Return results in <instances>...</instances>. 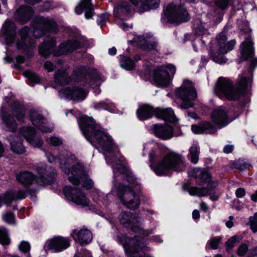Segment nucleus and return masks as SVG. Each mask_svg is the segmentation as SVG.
<instances>
[{
  "mask_svg": "<svg viewBox=\"0 0 257 257\" xmlns=\"http://www.w3.org/2000/svg\"><path fill=\"white\" fill-rule=\"evenodd\" d=\"M71 78L68 76L66 69H60L55 73L54 80L55 83L60 85H65L70 81Z\"/></svg>",
  "mask_w": 257,
  "mask_h": 257,
  "instance_id": "nucleus-39",
  "label": "nucleus"
},
{
  "mask_svg": "<svg viewBox=\"0 0 257 257\" xmlns=\"http://www.w3.org/2000/svg\"><path fill=\"white\" fill-rule=\"evenodd\" d=\"M251 199L253 201H257V190L254 193L252 194L250 196Z\"/></svg>",
  "mask_w": 257,
  "mask_h": 257,
  "instance_id": "nucleus-64",
  "label": "nucleus"
},
{
  "mask_svg": "<svg viewBox=\"0 0 257 257\" xmlns=\"http://www.w3.org/2000/svg\"><path fill=\"white\" fill-rule=\"evenodd\" d=\"M59 95L61 98L65 97L76 100H83L85 99L87 91L81 87L77 86L68 87L59 91Z\"/></svg>",
  "mask_w": 257,
  "mask_h": 257,
  "instance_id": "nucleus-20",
  "label": "nucleus"
},
{
  "mask_svg": "<svg viewBox=\"0 0 257 257\" xmlns=\"http://www.w3.org/2000/svg\"><path fill=\"white\" fill-rule=\"evenodd\" d=\"M12 112L16 115L17 119L20 121L24 120L25 116L26 108L25 106L16 102L12 106Z\"/></svg>",
  "mask_w": 257,
  "mask_h": 257,
  "instance_id": "nucleus-40",
  "label": "nucleus"
},
{
  "mask_svg": "<svg viewBox=\"0 0 257 257\" xmlns=\"http://www.w3.org/2000/svg\"><path fill=\"white\" fill-rule=\"evenodd\" d=\"M110 194H108L106 195V196L102 198V199L100 198V199H101V201L103 203L105 204V205H106L107 204L108 198L110 197Z\"/></svg>",
  "mask_w": 257,
  "mask_h": 257,
  "instance_id": "nucleus-62",
  "label": "nucleus"
},
{
  "mask_svg": "<svg viewBox=\"0 0 257 257\" xmlns=\"http://www.w3.org/2000/svg\"><path fill=\"white\" fill-rule=\"evenodd\" d=\"M25 197L26 193L23 190L8 191L0 195V208L3 204L10 206L13 201L16 199H23Z\"/></svg>",
  "mask_w": 257,
  "mask_h": 257,
  "instance_id": "nucleus-27",
  "label": "nucleus"
},
{
  "mask_svg": "<svg viewBox=\"0 0 257 257\" xmlns=\"http://www.w3.org/2000/svg\"><path fill=\"white\" fill-rule=\"evenodd\" d=\"M46 156L49 162L58 164L65 174L69 175V181L74 186H66L64 188V194L66 199L78 205L89 206L90 200L80 190L78 186L81 184L82 187L89 189L93 186V182L89 178L84 167L80 164L73 165L70 172L69 167L74 163L75 156L66 150L60 153L58 158L50 153H46Z\"/></svg>",
  "mask_w": 257,
  "mask_h": 257,
  "instance_id": "nucleus-2",
  "label": "nucleus"
},
{
  "mask_svg": "<svg viewBox=\"0 0 257 257\" xmlns=\"http://www.w3.org/2000/svg\"><path fill=\"white\" fill-rule=\"evenodd\" d=\"M79 253H80L79 255L82 257H92L90 251L85 249H82V251L79 252Z\"/></svg>",
  "mask_w": 257,
  "mask_h": 257,
  "instance_id": "nucleus-58",
  "label": "nucleus"
},
{
  "mask_svg": "<svg viewBox=\"0 0 257 257\" xmlns=\"http://www.w3.org/2000/svg\"><path fill=\"white\" fill-rule=\"evenodd\" d=\"M70 235L76 242L81 245L89 243L92 239L91 231L87 228H82L80 230L74 229L71 232Z\"/></svg>",
  "mask_w": 257,
  "mask_h": 257,
  "instance_id": "nucleus-25",
  "label": "nucleus"
},
{
  "mask_svg": "<svg viewBox=\"0 0 257 257\" xmlns=\"http://www.w3.org/2000/svg\"><path fill=\"white\" fill-rule=\"evenodd\" d=\"M55 6L52 2H45L43 5V11H48L49 10L54 8Z\"/></svg>",
  "mask_w": 257,
  "mask_h": 257,
  "instance_id": "nucleus-53",
  "label": "nucleus"
},
{
  "mask_svg": "<svg viewBox=\"0 0 257 257\" xmlns=\"http://www.w3.org/2000/svg\"><path fill=\"white\" fill-rule=\"evenodd\" d=\"M233 150V146L232 145H226L223 148V152L225 153L228 154L231 153Z\"/></svg>",
  "mask_w": 257,
  "mask_h": 257,
  "instance_id": "nucleus-59",
  "label": "nucleus"
},
{
  "mask_svg": "<svg viewBox=\"0 0 257 257\" xmlns=\"http://www.w3.org/2000/svg\"><path fill=\"white\" fill-rule=\"evenodd\" d=\"M92 0H81L75 8V12L77 15H80L82 11L85 12V17L87 19L92 18L94 15V9L91 3Z\"/></svg>",
  "mask_w": 257,
  "mask_h": 257,
  "instance_id": "nucleus-29",
  "label": "nucleus"
},
{
  "mask_svg": "<svg viewBox=\"0 0 257 257\" xmlns=\"http://www.w3.org/2000/svg\"><path fill=\"white\" fill-rule=\"evenodd\" d=\"M155 115L166 121L174 122L177 121L174 110L171 108H156L155 110Z\"/></svg>",
  "mask_w": 257,
  "mask_h": 257,
  "instance_id": "nucleus-32",
  "label": "nucleus"
},
{
  "mask_svg": "<svg viewBox=\"0 0 257 257\" xmlns=\"http://www.w3.org/2000/svg\"><path fill=\"white\" fill-rule=\"evenodd\" d=\"M245 191L243 188H239L235 191L236 196L238 198H241L244 196Z\"/></svg>",
  "mask_w": 257,
  "mask_h": 257,
  "instance_id": "nucleus-57",
  "label": "nucleus"
},
{
  "mask_svg": "<svg viewBox=\"0 0 257 257\" xmlns=\"http://www.w3.org/2000/svg\"><path fill=\"white\" fill-rule=\"evenodd\" d=\"M19 247L22 252L27 253V252L30 251L31 246L29 242L23 241L21 242L19 245Z\"/></svg>",
  "mask_w": 257,
  "mask_h": 257,
  "instance_id": "nucleus-52",
  "label": "nucleus"
},
{
  "mask_svg": "<svg viewBox=\"0 0 257 257\" xmlns=\"http://www.w3.org/2000/svg\"><path fill=\"white\" fill-rule=\"evenodd\" d=\"M33 11L31 7L22 6L18 8L14 14L15 19L21 23H25L32 17Z\"/></svg>",
  "mask_w": 257,
  "mask_h": 257,
  "instance_id": "nucleus-30",
  "label": "nucleus"
},
{
  "mask_svg": "<svg viewBox=\"0 0 257 257\" xmlns=\"http://www.w3.org/2000/svg\"><path fill=\"white\" fill-rule=\"evenodd\" d=\"M17 27L15 24L10 20H6L4 24L1 39H3L8 46L12 45L16 40Z\"/></svg>",
  "mask_w": 257,
  "mask_h": 257,
  "instance_id": "nucleus-19",
  "label": "nucleus"
},
{
  "mask_svg": "<svg viewBox=\"0 0 257 257\" xmlns=\"http://www.w3.org/2000/svg\"><path fill=\"white\" fill-rule=\"evenodd\" d=\"M257 256V246L250 248L247 254V257H254Z\"/></svg>",
  "mask_w": 257,
  "mask_h": 257,
  "instance_id": "nucleus-55",
  "label": "nucleus"
},
{
  "mask_svg": "<svg viewBox=\"0 0 257 257\" xmlns=\"http://www.w3.org/2000/svg\"><path fill=\"white\" fill-rule=\"evenodd\" d=\"M2 119L4 128L9 132H15L17 124L15 119L5 112L4 106L2 108Z\"/></svg>",
  "mask_w": 257,
  "mask_h": 257,
  "instance_id": "nucleus-34",
  "label": "nucleus"
},
{
  "mask_svg": "<svg viewBox=\"0 0 257 257\" xmlns=\"http://www.w3.org/2000/svg\"><path fill=\"white\" fill-rule=\"evenodd\" d=\"M222 239V237L221 236H216L211 238L207 241L206 245V248L216 249Z\"/></svg>",
  "mask_w": 257,
  "mask_h": 257,
  "instance_id": "nucleus-44",
  "label": "nucleus"
},
{
  "mask_svg": "<svg viewBox=\"0 0 257 257\" xmlns=\"http://www.w3.org/2000/svg\"><path fill=\"white\" fill-rule=\"evenodd\" d=\"M162 154V150L157 148L152 150L149 155L150 167L156 175H166L169 171L180 172L185 169L186 163L184 157L173 151L165 154L156 163V160Z\"/></svg>",
  "mask_w": 257,
  "mask_h": 257,
  "instance_id": "nucleus-3",
  "label": "nucleus"
},
{
  "mask_svg": "<svg viewBox=\"0 0 257 257\" xmlns=\"http://www.w3.org/2000/svg\"><path fill=\"white\" fill-rule=\"evenodd\" d=\"M34 36L36 38L43 36L46 31L51 33H56L57 31V27L53 19L38 17L36 22L32 25Z\"/></svg>",
  "mask_w": 257,
  "mask_h": 257,
  "instance_id": "nucleus-17",
  "label": "nucleus"
},
{
  "mask_svg": "<svg viewBox=\"0 0 257 257\" xmlns=\"http://www.w3.org/2000/svg\"><path fill=\"white\" fill-rule=\"evenodd\" d=\"M9 238L7 230L1 226L0 227V243L3 245L9 243Z\"/></svg>",
  "mask_w": 257,
  "mask_h": 257,
  "instance_id": "nucleus-45",
  "label": "nucleus"
},
{
  "mask_svg": "<svg viewBox=\"0 0 257 257\" xmlns=\"http://www.w3.org/2000/svg\"><path fill=\"white\" fill-rule=\"evenodd\" d=\"M257 66V59L251 60L248 69L250 76L246 78L244 75L239 76L238 80V88H235L232 82L228 78L223 77L218 78L214 88V93L220 98H225L229 100H237L242 91L248 89L252 81L251 74L253 68Z\"/></svg>",
  "mask_w": 257,
  "mask_h": 257,
  "instance_id": "nucleus-4",
  "label": "nucleus"
},
{
  "mask_svg": "<svg viewBox=\"0 0 257 257\" xmlns=\"http://www.w3.org/2000/svg\"><path fill=\"white\" fill-rule=\"evenodd\" d=\"M238 237L237 236H233L229 239L226 242V250L229 251L235 245Z\"/></svg>",
  "mask_w": 257,
  "mask_h": 257,
  "instance_id": "nucleus-47",
  "label": "nucleus"
},
{
  "mask_svg": "<svg viewBox=\"0 0 257 257\" xmlns=\"http://www.w3.org/2000/svg\"><path fill=\"white\" fill-rule=\"evenodd\" d=\"M84 44V38L79 37L77 40H70L62 43L59 46L58 50L55 51L54 47L56 45V39L54 37H48L39 46V51L40 54L45 57H48L51 54L54 55H61L79 49Z\"/></svg>",
  "mask_w": 257,
  "mask_h": 257,
  "instance_id": "nucleus-5",
  "label": "nucleus"
},
{
  "mask_svg": "<svg viewBox=\"0 0 257 257\" xmlns=\"http://www.w3.org/2000/svg\"><path fill=\"white\" fill-rule=\"evenodd\" d=\"M131 6L126 1L118 2L114 7L113 15L115 18V23L118 27L124 31H127L132 28V24L124 22L128 19L131 14Z\"/></svg>",
  "mask_w": 257,
  "mask_h": 257,
  "instance_id": "nucleus-14",
  "label": "nucleus"
},
{
  "mask_svg": "<svg viewBox=\"0 0 257 257\" xmlns=\"http://www.w3.org/2000/svg\"><path fill=\"white\" fill-rule=\"evenodd\" d=\"M233 168L237 169L240 171L248 169L250 165L244 160L238 159L235 161L231 165Z\"/></svg>",
  "mask_w": 257,
  "mask_h": 257,
  "instance_id": "nucleus-43",
  "label": "nucleus"
},
{
  "mask_svg": "<svg viewBox=\"0 0 257 257\" xmlns=\"http://www.w3.org/2000/svg\"><path fill=\"white\" fill-rule=\"evenodd\" d=\"M47 142L49 144L54 146H57L62 144V141L60 139L55 137L50 138L49 139L47 140Z\"/></svg>",
  "mask_w": 257,
  "mask_h": 257,
  "instance_id": "nucleus-51",
  "label": "nucleus"
},
{
  "mask_svg": "<svg viewBox=\"0 0 257 257\" xmlns=\"http://www.w3.org/2000/svg\"><path fill=\"white\" fill-rule=\"evenodd\" d=\"M23 74L25 77L28 78L32 82L38 83L40 82V78L38 75L31 71H26L24 72Z\"/></svg>",
  "mask_w": 257,
  "mask_h": 257,
  "instance_id": "nucleus-46",
  "label": "nucleus"
},
{
  "mask_svg": "<svg viewBox=\"0 0 257 257\" xmlns=\"http://www.w3.org/2000/svg\"><path fill=\"white\" fill-rule=\"evenodd\" d=\"M176 95L182 100L179 107L186 109L194 105L193 100L197 97V93L192 83L188 80H185L182 85L176 90Z\"/></svg>",
  "mask_w": 257,
  "mask_h": 257,
  "instance_id": "nucleus-13",
  "label": "nucleus"
},
{
  "mask_svg": "<svg viewBox=\"0 0 257 257\" xmlns=\"http://www.w3.org/2000/svg\"><path fill=\"white\" fill-rule=\"evenodd\" d=\"M93 107L98 110L104 109L112 113L117 112L115 105L108 100L94 102Z\"/></svg>",
  "mask_w": 257,
  "mask_h": 257,
  "instance_id": "nucleus-38",
  "label": "nucleus"
},
{
  "mask_svg": "<svg viewBox=\"0 0 257 257\" xmlns=\"http://www.w3.org/2000/svg\"><path fill=\"white\" fill-rule=\"evenodd\" d=\"M138 6H135L140 13L159 7L160 0H138Z\"/></svg>",
  "mask_w": 257,
  "mask_h": 257,
  "instance_id": "nucleus-35",
  "label": "nucleus"
},
{
  "mask_svg": "<svg viewBox=\"0 0 257 257\" xmlns=\"http://www.w3.org/2000/svg\"><path fill=\"white\" fill-rule=\"evenodd\" d=\"M199 154V147L197 145H193L189 150V153L187 155L188 159L192 163L196 164L198 162Z\"/></svg>",
  "mask_w": 257,
  "mask_h": 257,
  "instance_id": "nucleus-41",
  "label": "nucleus"
},
{
  "mask_svg": "<svg viewBox=\"0 0 257 257\" xmlns=\"http://www.w3.org/2000/svg\"><path fill=\"white\" fill-rule=\"evenodd\" d=\"M227 113V110L225 107H219L212 112L211 119L220 128L223 127L232 120L229 119Z\"/></svg>",
  "mask_w": 257,
  "mask_h": 257,
  "instance_id": "nucleus-22",
  "label": "nucleus"
},
{
  "mask_svg": "<svg viewBox=\"0 0 257 257\" xmlns=\"http://www.w3.org/2000/svg\"><path fill=\"white\" fill-rule=\"evenodd\" d=\"M44 68L49 72L53 71L55 69V66L50 61H46L44 63Z\"/></svg>",
  "mask_w": 257,
  "mask_h": 257,
  "instance_id": "nucleus-54",
  "label": "nucleus"
},
{
  "mask_svg": "<svg viewBox=\"0 0 257 257\" xmlns=\"http://www.w3.org/2000/svg\"><path fill=\"white\" fill-rule=\"evenodd\" d=\"M193 174L196 178V182L199 185L207 184V188L191 187L188 192L191 195H196L199 197L209 195L210 199L214 201L219 198V194L214 189L218 186L216 182L211 181L210 174L204 169L195 168L193 170Z\"/></svg>",
  "mask_w": 257,
  "mask_h": 257,
  "instance_id": "nucleus-6",
  "label": "nucleus"
},
{
  "mask_svg": "<svg viewBox=\"0 0 257 257\" xmlns=\"http://www.w3.org/2000/svg\"><path fill=\"white\" fill-rule=\"evenodd\" d=\"M235 43L234 40L228 41L224 33H221L217 37L216 44L210 47L209 55L211 59L216 63L225 64L227 59L224 54L232 50Z\"/></svg>",
  "mask_w": 257,
  "mask_h": 257,
  "instance_id": "nucleus-10",
  "label": "nucleus"
},
{
  "mask_svg": "<svg viewBox=\"0 0 257 257\" xmlns=\"http://www.w3.org/2000/svg\"><path fill=\"white\" fill-rule=\"evenodd\" d=\"M116 49L114 47H112L111 48L109 49L108 50V53L110 55H114L116 54Z\"/></svg>",
  "mask_w": 257,
  "mask_h": 257,
  "instance_id": "nucleus-63",
  "label": "nucleus"
},
{
  "mask_svg": "<svg viewBox=\"0 0 257 257\" xmlns=\"http://www.w3.org/2000/svg\"><path fill=\"white\" fill-rule=\"evenodd\" d=\"M74 74L77 77V79L85 80V82H87L90 87L94 88V92L96 95L100 94L101 90L98 86L100 84L101 81L96 72L93 71L90 73L87 72L84 67L81 66L74 71Z\"/></svg>",
  "mask_w": 257,
  "mask_h": 257,
  "instance_id": "nucleus-16",
  "label": "nucleus"
},
{
  "mask_svg": "<svg viewBox=\"0 0 257 257\" xmlns=\"http://www.w3.org/2000/svg\"><path fill=\"white\" fill-rule=\"evenodd\" d=\"M20 133L33 147L39 148L42 146V140L37 137L35 131L33 127H23L21 129Z\"/></svg>",
  "mask_w": 257,
  "mask_h": 257,
  "instance_id": "nucleus-26",
  "label": "nucleus"
},
{
  "mask_svg": "<svg viewBox=\"0 0 257 257\" xmlns=\"http://www.w3.org/2000/svg\"><path fill=\"white\" fill-rule=\"evenodd\" d=\"M249 223L250 224V228L253 233H255L257 231V222L253 221V218L249 217Z\"/></svg>",
  "mask_w": 257,
  "mask_h": 257,
  "instance_id": "nucleus-56",
  "label": "nucleus"
},
{
  "mask_svg": "<svg viewBox=\"0 0 257 257\" xmlns=\"http://www.w3.org/2000/svg\"><path fill=\"white\" fill-rule=\"evenodd\" d=\"M29 29L24 27L19 31L21 40L16 41V47L17 49L21 50L24 53H28L35 46V43L28 36Z\"/></svg>",
  "mask_w": 257,
  "mask_h": 257,
  "instance_id": "nucleus-18",
  "label": "nucleus"
},
{
  "mask_svg": "<svg viewBox=\"0 0 257 257\" xmlns=\"http://www.w3.org/2000/svg\"><path fill=\"white\" fill-rule=\"evenodd\" d=\"M176 72L175 67L171 64L156 68L152 72V77L156 84L159 87L167 86L171 82V75Z\"/></svg>",
  "mask_w": 257,
  "mask_h": 257,
  "instance_id": "nucleus-15",
  "label": "nucleus"
},
{
  "mask_svg": "<svg viewBox=\"0 0 257 257\" xmlns=\"http://www.w3.org/2000/svg\"><path fill=\"white\" fill-rule=\"evenodd\" d=\"M120 67L125 70L130 71L135 67V62L130 57L123 55H119Z\"/></svg>",
  "mask_w": 257,
  "mask_h": 257,
  "instance_id": "nucleus-42",
  "label": "nucleus"
},
{
  "mask_svg": "<svg viewBox=\"0 0 257 257\" xmlns=\"http://www.w3.org/2000/svg\"><path fill=\"white\" fill-rule=\"evenodd\" d=\"M152 129L155 136L162 140H168L173 136V128L169 125L155 124Z\"/></svg>",
  "mask_w": 257,
  "mask_h": 257,
  "instance_id": "nucleus-28",
  "label": "nucleus"
},
{
  "mask_svg": "<svg viewBox=\"0 0 257 257\" xmlns=\"http://www.w3.org/2000/svg\"><path fill=\"white\" fill-rule=\"evenodd\" d=\"M47 247L54 252H60L70 246V240L68 238L58 236L47 241Z\"/></svg>",
  "mask_w": 257,
  "mask_h": 257,
  "instance_id": "nucleus-24",
  "label": "nucleus"
},
{
  "mask_svg": "<svg viewBox=\"0 0 257 257\" xmlns=\"http://www.w3.org/2000/svg\"><path fill=\"white\" fill-rule=\"evenodd\" d=\"M214 24V23L212 21L210 14L202 16L201 19H197L194 21L193 31L196 37L192 43V46L195 51H198V45L202 49L205 48L207 36L210 34L209 29Z\"/></svg>",
  "mask_w": 257,
  "mask_h": 257,
  "instance_id": "nucleus-9",
  "label": "nucleus"
},
{
  "mask_svg": "<svg viewBox=\"0 0 257 257\" xmlns=\"http://www.w3.org/2000/svg\"><path fill=\"white\" fill-rule=\"evenodd\" d=\"M36 170L39 175V178L29 171L21 172L17 175V180L25 186H29L34 184L39 185L51 183L54 180L56 174L55 170L52 168L46 169L43 164L38 165Z\"/></svg>",
  "mask_w": 257,
  "mask_h": 257,
  "instance_id": "nucleus-7",
  "label": "nucleus"
},
{
  "mask_svg": "<svg viewBox=\"0 0 257 257\" xmlns=\"http://www.w3.org/2000/svg\"><path fill=\"white\" fill-rule=\"evenodd\" d=\"M192 217L194 219H198L200 217V213L198 210H194L192 212Z\"/></svg>",
  "mask_w": 257,
  "mask_h": 257,
  "instance_id": "nucleus-61",
  "label": "nucleus"
},
{
  "mask_svg": "<svg viewBox=\"0 0 257 257\" xmlns=\"http://www.w3.org/2000/svg\"><path fill=\"white\" fill-rule=\"evenodd\" d=\"M113 239L122 245L127 257H152L145 252L147 247L141 236L130 237L119 233L114 235Z\"/></svg>",
  "mask_w": 257,
  "mask_h": 257,
  "instance_id": "nucleus-8",
  "label": "nucleus"
},
{
  "mask_svg": "<svg viewBox=\"0 0 257 257\" xmlns=\"http://www.w3.org/2000/svg\"><path fill=\"white\" fill-rule=\"evenodd\" d=\"M78 124L86 140L92 146L103 151L106 163L112 167L114 178L112 191L116 192L120 202L126 208H138L140 200L135 191L138 189L140 182L125 166L124 158L117 152L111 137L91 116H80Z\"/></svg>",
  "mask_w": 257,
  "mask_h": 257,
  "instance_id": "nucleus-1",
  "label": "nucleus"
},
{
  "mask_svg": "<svg viewBox=\"0 0 257 257\" xmlns=\"http://www.w3.org/2000/svg\"><path fill=\"white\" fill-rule=\"evenodd\" d=\"M118 219L123 227L138 233L143 236L152 233L151 230H145L140 226V224L143 221L142 218L130 211H121L118 216Z\"/></svg>",
  "mask_w": 257,
  "mask_h": 257,
  "instance_id": "nucleus-11",
  "label": "nucleus"
},
{
  "mask_svg": "<svg viewBox=\"0 0 257 257\" xmlns=\"http://www.w3.org/2000/svg\"><path fill=\"white\" fill-rule=\"evenodd\" d=\"M191 130L195 134L205 133L213 134L217 131L216 127L208 121H203L198 125H192Z\"/></svg>",
  "mask_w": 257,
  "mask_h": 257,
  "instance_id": "nucleus-33",
  "label": "nucleus"
},
{
  "mask_svg": "<svg viewBox=\"0 0 257 257\" xmlns=\"http://www.w3.org/2000/svg\"><path fill=\"white\" fill-rule=\"evenodd\" d=\"M130 42H134L142 49L145 51H149L154 49L156 45L153 36L148 33L143 34L142 35L135 36L133 41H130Z\"/></svg>",
  "mask_w": 257,
  "mask_h": 257,
  "instance_id": "nucleus-21",
  "label": "nucleus"
},
{
  "mask_svg": "<svg viewBox=\"0 0 257 257\" xmlns=\"http://www.w3.org/2000/svg\"><path fill=\"white\" fill-rule=\"evenodd\" d=\"M200 207L201 210L204 211H206L208 209V206L207 204L204 202H201L200 204Z\"/></svg>",
  "mask_w": 257,
  "mask_h": 257,
  "instance_id": "nucleus-60",
  "label": "nucleus"
},
{
  "mask_svg": "<svg viewBox=\"0 0 257 257\" xmlns=\"http://www.w3.org/2000/svg\"><path fill=\"white\" fill-rule=\"evenodd\" d=\"M30 118L32 123L43 133L51 132L53 127L48 126L47 120L38 111L32 110L30 112Z\"/></svg>",
  "mask_w": 257,
  "mask_h": 257,
  "instance_id": "nucleus-23",
  "label": "nucleus"
},
{
  "mask_svg": "<svg viewBox=\"0 0 257 257\" xmlns=\"http://www.w3.org/2000/svg\"><path fill=\"white\" fill-rule=\"evenodd\" d=\"M240 53L244 60L251 58L253 56L254 51L250 34L248 35L245 40L241 43Z\"/></svg>",
  "mask_w": 257,
  "mask_h": 257,
  "instance_id": "nucleus-31",
  "label": "nucleus"
},
{
  "mask_svg": "<svg viewBox=\"0 0 257 257\" xmlns=\"http://www.w3.org/2000/svg\"><path fill=\"white\" fill-rule=\"evenodd\" d=\"M155 109L149 105L145 104L141 106L137 111V115L140 120H146L150 118L155 114Z\"/></svg>",
  "mask_w": 257,
  "mask_h": 257,
  "instance_id": "nucleus-36",
  "label": "nucleus"
},
{
  "mask_svg": "<svg viewBox=\"0 0 257 257\" xmlns=\"http://www.w3.org/2000/svg\"><path fill=\"white\" fill-rule=\"evenodd\" d=\"M4 220L9 224H14L15 223V217L12 212H7L3 215Z\"/></svg>",
  "mask_w": 257,
  "mask_h": 257,
  "instance_id": "nucleus-49",
  "label": "nucleus"
},
{
  "mask_svg": "<svg viewBox=\"0 0 257 257\" xmlns=\"http://www.w3.org/2000/svg\"><path fill=\"white\" fill-rule=\"evenodd\" d=\"M12 151L15 153L21 154L25 152V149L19 137H10V139Z\"/></svg>",
  "mask_w": 257,
  "mask_h": 257,
  "instance_id": "nucleus-37",
  "label": "nucleus"
},
{
  "mask_svg": "<svg viewBox=\"0 0 257 257\" xmlns=\"http://www.w3.org/2000/svg\"><path fill=\"white\" fill-rule=\"evenodd\" d=\"M248 250V245L245 243H243L239 246L237 253L239 256H242L244 255H247Z\"/></svg>",
  "mask_w": 257,
  "mask_h": 257,
  "instance_id": "nucleus-48",
  "label": "nucleus"
},
{
  "mask_svg": "<svg viewBox=\"0 0 257 257\" xmlns=\"http://www.w3.org/2000/svg\"><path fill=\"white\" fill-rule=\"evenodd\" d=\"M189 20L186 9L182 6L170 4L164 10L161 18L163 24L167 23L179 24Z\"/></svg>",
  "mask_w": 257,
  "mask_h": 257,
  "instance_id": "nucleus-12",
  "label": "nucleus"
},
{
  "mask_svg": "<svg viewBox=\"0 0 257 257\" xmlns=\"http://www.w3.org/2000/svg\"><path fill=\"white\" fill-rule=\"evenodd\" d=\"M108 19V15L107 13L99 15L97 19V23L98 25L102 26L107 21Z\"/></svg>",
  "mask_w": 257,
  "mask_h": 257,
  "instance_id": "nucleus-50",
  "label": "nucleus"
}]
</instances>
